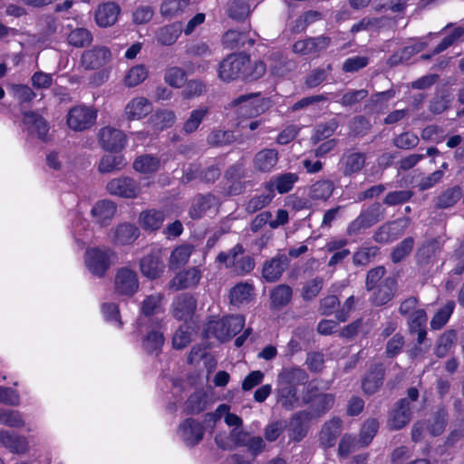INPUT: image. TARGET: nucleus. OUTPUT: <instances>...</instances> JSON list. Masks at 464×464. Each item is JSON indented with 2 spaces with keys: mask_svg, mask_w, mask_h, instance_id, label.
I'll return each mask as SVG.
<instances>
[{
  "mask_svg": "<svg viewBox=\"0 0 464 464\" xmlns=\"http://www.w3.org/2000/svg\"><path fill=\"white\" fill-rule=\"evenodd\" d=\"M308 375L299 367H285L277 375L275 396L276 404L287 411H292L300 405L297 387L304 384Z\"/></svg>",
  "mask_w": 464,
  "mask_h": 464,
  "instance_id": "f257e3e1",
  "label": "nucleus"
},
{
  "mask_svg": "<svg viewBox=\"0 0 464 464\" xmlns=\"http://www.w3.org/2000/svg\"><path fill=\"white\" fill-rule=\"evenodd\" d=\"M245 322L243 315H230L209 321L204 329V336L207 339L214 337L220 342L228 341L243 329Z\"/></svg>",
  "mask_w": 464,
  "mask_h": 464,
  "instance_id": "f03ea898",
  "label": "nucleus"
},
{
  "mask_svg": "<svg viewBox=\"0 0 464 464\" xmlns=\"http://www.w3.org/2000/svg\"><path fill=\"white\" fill-rule=\"evenodd\" d=\"M116 259L115 252L109 247H91L84 254L87 269L98 277L104 276Z\"/></svg>",
  "mask_w": 464,
  "mask_h": 464,
  "instance_id": "7ed1b4c3",
  "label": "nucleus"
},
{
  "mask_svg": "<svg viewBox=\"0 0 464 464\" xmlns=\"http://www.w3.org/2000/svg\"><path fill=\"white\" fill-rule=\"evenodd\" d=\"M250 64L249 56L242 53L231 54L222 61L218 68V76L224 82L245 79L246 67Z\"/></svg>",
  "mask_w": 464,
  "mask_h": 464,
  "instance_id": "20e7f679",
  "label": "nucleus"
},
{
  "mask_svg": "<svg viewBox=\"0 0 464 464\" xmlns=\"http://www.w3.org/2000/svg\"><path fill=\"white\" fill-rule=\"evenodd\" d=\"M243 254V246L237 244L228 253H220L217 259L227 267H233L236 273L244 275L254 269L255 263L251 256Z\"/></svg>",
  "mask_w": 464,
  "mask_h": 464,
  "instance_id": "39448f33",
  "label": "nucleus"
},
{
  "mask_svg": "<svg viewBox=\"0 0 464 464\" xmlns=\"http://www.w3.org/2000/svg\"><path fill=\"white\" fill-rule=\"evenodd\" d=\"M96 119L97 111L94 108L77 105L69 110L66 123L74 131H83L92 127Z\"/></svg>",
  "mask_w": 464,
  "mask_h": 464,
  "instance_id": "423d86ee",
  "label": "nucleus"
},
{
  "mask_svg": "<svg viewBox=\"0 0 464 464\" xmlns=\"http://www.w3.org/2000/svg\"><path fill=\"white\" fill-rule=\"evenodd\" d=\"M106 190L112 196L123 198H136L141 193V187L134 179L120 176L108 181Z\"/></svg>",
  "mask_w": 464,
  "mask_h": 464,
  "instance_id": "0eeeda50",
  "label": "nucleus"
},
{
  "mask_svg": "<svg viewBox=\"0 0 464 464\" xmlns=\"http://www.w3.org/2000/svg\"><path fill=\"white\" fill-rule=\"evenodd\" d=\"M114 292L121 296L130 297L139 289V278L137 273L127 266L117 269L114 277Z\"/></svg>",
  "mask_w": 464,
  "mask_h": 464,
  "instance_id": "6e6552de",
  "label": "nucleus"
},
{
  "mask_svg": "<svg viewBox=\"0 0 464 464\" xmlns=\"http://www.w3.org/2000/svg\"><path fill=\"white\" fill-rule=\"evenodd\" d=\"M99 142L103 150L117 153L126 146L127 136L119 129L106 126L99 131Z\"/></svg>",
  "mask_w": 464,
  "mask_h": 464,
  "instance_id": "1a4fd4ad",
  "label": "nucleus"
},
{
  "mask_svg": "<svg viewBox=\"0 0 464 464\" xmlns=\"http://www.w3.org/2000/svg\"><path fill=\"white\" fill-rule=\"evenodd\" d=\"M237 112L244 117H255L265 111L264 101L258 94L241 95L232 102Z\"/></svg>",
  "mask_w": 464,
  "mask_h": 464,
  "instance_id": "9d476101",
  "label": "nucleus"
},
{
  "mask_svg": "<svg viewBox=\"0 0 464 464\" xmlns=\"http://www.w3.org/2000/svg\"><path fill=\"white\" fill-rule=\"evenodd\" d=\"M111 53L105 46H95L82 54V65L87 70H97L110 63Z\"/></svg>",
  "mask_w": 464,
  "mask_h": 464,
  "instance_id": "9b49d317",
  "label": "nucleus"
},
{
  "mask_svg": "<svg viewBox=\"0 0 464 464\" xmlns=\"http://www.w3.org/2000/svg\"><path fill=\"white\" fill-rule=\"evenodd\" d=\"M140 268L142 275L150 279L160 277L165 268L161 251L155 249L151 253L144 256L140 262Z\"/></svg>",
  "mask_w": 464,
  "mask_h": 464,
  "instance_id": "f8f14e48",
  "label": "nucleus"
},
{
  "mask_svg": "<svg viewBox=\"0 0 464 464\" xmlns=\"http://www.w3.org/2000/svg\"><path fill=\"white\" fill-rule=\"evenodd\" d=\"M153 111V105L145 97L138 96L132 98L125 106L123 116L128 121H140L144 119Z\"/></svg>",
  "mask_w": 464,
  "mask_h": 464,
  "instance_id": "ddd939ff",
  "label": "nucleus"
},
{
  "mask_svg": "<svg viewBox=\"0 0 464 464\" xmlns=\"http://www.w3.org/2000/svg\"><path fill=\"white\" fill-rule=\"evenodd\" d=\"M288 265L287 256L279 254L264 263L262 276L267 282H275L281 277Z\"/></svg>",
  "mask_w": 464,
  "mask_h": 464,
  "instance_id": "4468645a",
  "label": "nucleus"
},
{
  "mask_svg": "<svg viewBox=\"0 0 464 464\" xmlns=\"http://www.w3.org/2000/svg\"><path fill=\"white\" fill-rule=\"evenodd\" d=\"M23 123L30 135L46 140L49 126L42 116L33 111H26L24 114Z\"/></svg>",
  "mask_w": 464,
  "mask_h": 464,
  "instance_id": "2eb2a0df",
  "label": "nucleus"
},
{
  "mask_svg": "<svg viewBox=\"0 0 464 464\" xmlns=\"http://www.w3.org/2000/svg\"><path fill=\"white\" fill-rule=\"evenodd\" d=\"M179 434L187 445L194 446L202 440L204 428L198 421L188 419L180 424Z\"/></svg>",
  "mask_w": 464,
  "mask_h": 464,
  "instance_id": "dca6fc26",
  "label": "nucleus"
},
{
  "mask_svg": "<svg viewBox=\"0 0 464 464\" xmlns=\"http://www.w3.org/2000/svg\"><path fill=\"white\" fill-rule=\"evenodd\" d=\"M201 278V271L198 267H191L178 273L169 282V288L180 290L196 286Z\"/></svg>",
  "mask_w": 464,
  "mask_h": 464,
  "instance_id": "f3484780",
  "label": "nucleus"
},
{
  "mask_svg": "<svg viewBox=\"0 0 464 464\" xmlns=\"http://www.w3.org/2000/svg\"><path fill=\"white\" fill-rule=\"evenodd\" d=\"M195 309V299L187 294L179 295L172 304V314L178 320H188L191 318Z\"/></svg>",
  "mask_w": 464,
  "mask_h": 464,
  "instance_id": "a211bd4d",
  "label": "nucleus"
},
{
  "mask_svg": "<svg viewBox=\"0 0 464 464\" xmlns=\"http://www.w3.org/2000/svg\"><path fill=\"white\" fill-rule=\"evenodd\" d=\"M182 24L176 22L159 27L155 32V40L161 46L174 44L182 33Z\"/></svg>",
  "mask_w": 464,
  "mask_h": 464,
  "instance_id": "6ab92c4d",
  "label": "nucleus"
},
{
  "mask_svg": "<svg viewBox=\"0 0 464 464\" xmlns=\"http://www.w3.org/2000/svg\"><path fill=\"white\" fill-rule=\"evenodd\" d=\"M366 156L357 151H348L341 159V169L345 176L360 172L365 165Z\"/></svg>",
  "mask_w": 464,
  "mask_h": 464,
  "instance_id": "aec40b11",
  "label": "nucleus"
},
{
  "mask_svg": "<svg viewBox=\"0 0 464 464\" xmlns=\"http://www.w3.org/2000/svg\"><path fill=\"white\" fill-rule=\"evenodd\" d=\"M411 418L410 401L408 399H402L392 411L389 425L393 430H400L409 423Z\"/></svg>",
  "mask_w": 464,
  "mask_h": 464,
  "instance_id": "412c9836",
  "label": "nucleus"
},
{
  "mask_svg": "<svg viewBox=\"0 0 464 464\" xmlns=\"http://www.w3.org/2000/svg\"><path fill=\"white\" fill-rule=\"evenodd\" d=\"M120 7L115 3L101 5L95 13V21L100 27L113 25L119 16Z\"/></svg>",
  "mask_w": 464,
  "mask_h": 464,
  "instance_id": "4be33fe9",
  "label": "nucleus"
},
{
  "mask_svg": "<svg viewBox=\"0 0 464 464\" xmlns=\"http://www.w3.org/2000/svg\"><path fill=\"white\" fill-rule=\"evenodd\" d=\"M278 162V152L274 149H264L255 155L254 168L261 172H270Z\"/></svg>",
  "mask_w": 464,
  "mask_h": 464,
  "instance_id": "5701e85b",
  "label": "nucleus"
},
{
  "mask_svg": "<svg viewBox=\"0 0 464 464\" xmlns=\"http://www.w3.org/2000/svg\"><path fill=\"white\" fill-rule=\"evenodd\" d=\"M217 204L218 200L212 195L198 196L192 201L189 216L193 219L200 218L215 208Z\"/></svg>",
  "mask_w": 464,
  "mask_h": 464,
  "instance_id": "b1692460",
  "label": "nucleus"
},
{
  "mask_svg": "<svg viewBox=\"0 0 464 464\" xmlns=\"http://www.w3.org/2000/svg\"><path fill=\"white\" fill-rule=\"evenodd\" d=\"M165 219L162 211L157 209H146L140 212L138 223L146 231H155L160 228Z\"/></svg>",
  "mask_w": 464,
  "mask_h": 464,
  "instance_id": "393cba45",
  "label": "nucleus"
},
{
  "mask_svg": "<svg viewBox=\"0 0 464 464\" xmlns=\"http://www.w3.org/2000/svg\"><path fill=\"white\" fill-rule=\"evenodd\" d=\"M297 180L298 176L295 173L288 172L280 174L271 179V180L266 184V188L271 192V194H273L274 188L280 194L287 193L293 188Z\"/></svg>",
  "mask_w": 464,
  "mask_h": 464,
  "instance_id": "a878e982",
  "label": "nucleus"
},
{
  "mask_svg": "<svg viewBox=\"0 0 464 464\" xmlns=\"http://www.w3.org/2000/svg\"><path fill=\"white\" fill-rule=\"evenodd\" d=\"M190 0H163L160 14L165 19H172L181 15L188 7Z\"/></svg>",
  "mask_w": 464,
  "mask_h": 464,
  "instance_id": "bb28decb",
  "label": "nucleus"
},
{
  "mask_svg": "<svg viewBox=\"0 0 464 464\" xmlns=\"http://www.w3.org/2000/svg\"><path fill=\"white\" fill-rule=\"evenodd\" d=\"M115 212L116 206L110 200L98 201L92 209V215L94 220L101 225H105L110 221Z\"/></svg>",
  "mask_w": 464,
  "mask_h": 464,
  "instance_id": "cd10ccee",
  "label": "nucleus"
},
{
  "mask_svg": "<svg viewBox=\"0 0 464 464\" xmlns=\"http://www.w3.org/2000/svg\"><path fill=\"white\" fill-rule=\"evenodd\" d=\"M246 439L245 431L241 429H233L229 435L218 434L215 438L217 445L223 450H231L238 447Z\"/></svg>",
  "mask_w": 464,
  "mask_h": 464,
  "instance_id": "c85d7f7f",
  "label": "nucleus"
},
{
  "mask_svg": "<svg viewBox=\"0 0 464 464\" xmlns=\"http://www.w3.org/2000/svg\"><path fill=\"white\" fill-rule=\"evenodd\" d=\"M0 441L12 452L24 453L28 450V442L24 437L17 436L8 431L0 432Z\"/></svg>",
  "mask_w": 464,
  "mask_h": 464,
  "instance_id": "c756f323",
  "label": "nucleus"
},
{
  "mask_svg": "<svg viewBox=\"0 0 464 464\" xmlns=\"http://www.w3.org/2000/svg\"><path fill=\"white\" fill-rule=\"evenodd\" d=\"M254 295V287L248 283H238L229 292L230 303L239 305L248 303Z\"/></svg>",
  "mask_w": 464,
  "mask_h": 464,
  "instance_id": "7c9ffc66",
  "label": "nucleus"
},
{
  "mask_svg": "<svg viewBox=\"0 0 464 464\" xmlns=\"http://www.w3.org/2000/svg\"><path fill=\"white\" fill-rule=\"evenodd\" d=\"M208 114L209 109L207 106H200L191 111L183 124V131L188 134L195 132Z\"/></svg>",
  "mask_w": 464,
  "mask_h": 464,
  "instance_id": "2f4dec72",
  "label": "nucleus"
},
{
  "mask_svg": "<svg viewBox=\"0 0 464 464\" xmlns=\"http://www.w3.org/2000/svg\"><path fill=\"white\" fill-rule=\"evenodd\" d=\"M126 166V160L121 154L104 155L99 163L98 170L101 173H110L121 170Z\"/></svg>",
  "mask_w": 464,
  "mask_h": 464,
  "instance_id": "473e14b6",
  "label": "nucleus"
},
{
  "mask_svg": "<svg viewBox=\"0 0 464 464\" xmlns=\"http://www.w3.org/2000/svg\"><path fill=\"white\" fill-rule=\"evenodd\" d=\"M341 430L342 422L340 419L334 418L331 420L329 422L325 423L321 431V442L326 447L333 446L335 442L336 438L341 433Z\"/></svg>",
  "mask_w": 464,
  "mask_h": 464,
  "instance_id": "72a5a7b5",
  "label": "nucleus"
},
{
  "mask_svg": "<svg viewBox=\"0 0 464 464\" xmlns=\"http://www.w3.org/2000/svg\"><path fill=\"white\" fill-rule=\"evenodd\" d=\"M396 281L393 278H386L374 293L372 302L376 305H382L388 303L395 292Z\"/></svg>",
  "mask_w": 464,
  "mask_h": 464,
  "instance_id": "f704fd0d",
  "label": "nucleus"
},
{
  "mask_svg": "<svg viewBox=\"0 0 464 464\" xmlns=\"http://www.w3.org/2000/svg\"><path fill=\"white\" fill-rule=\"evenodd\" d=\"M193 252V246L188 244H183L177 246L170 255L169 266L176 268L182 266L188 263Z\"/></svg>",
  "mask_w": 464,
  "mask_h": 464,
  "instance_id": "c9c22d12",
  "label": "nucleus"
},
{
  "mask_svg": "<svg viewBox=\"0 0 464 464\" xmlns=\"http://www.w3.org/2000/svg\"><path fill=\"white\" fill-rule=\"evenodd\" d=\"M383 370L382 365H377L362 381V389L366 393L375 392L382 384Z\"/></svg>",
  "mask_w": 464,
  "mask_h": 464,
  "instance_id": "e433bc0d",
  "label": "nucleus"
},
{
  "mask_svg": "<svg viewBox=\"0 0 464 464\" xmlns=\"http://www.w3.org/2000/svg\"><path fill=\"white\" fill-rule=\"evenodd\" d=\"M175 121L176 114L170 110L158 111L150 117L152 126L160 130L171 127Z\"/></svg>",
  "mask_w": 464,
  "mask_h": 464,
  "instance_id": "4c0bfd02",
  "label": "nucleus"
},
{
  "mask_svg": "<svg viewBox=\"0 0 464 464\" xmlns=\"http://www.w3.org/2000/svg\"><path fill=\"white\" fill-rule=\"evenodd\" d=\"M139 237V229L131 224H121L114 232V241L119 244H129Z\"/></svg>",
  "mask_w": 464,
  "mask_h": 464,
  "instance_id": "58836bf2",
  "label": "nucleus"
},
{
  "mask_svg": "<svg viewBox=\"0 0 464 464\" xmlns=\"http://www.w3.org/2000/svg\"><path fill=\"white\" fill-rule=\"evenodd\" d=\"M160 162L158 158L151 155L138 157L133 162V169L140 173H152L160 169Z\"/></svg>",
  "mask_w": 464,
  "mask_h": 464,
  "instance_id": "ea45409f",
  "label": "nucleus"
},
{
  "mask_svg": "<svg viewBox=\"0 0 464 464\" xmlns=\"http://www.w3.org/2000/svg\"><path fill=\"white\" fill-rule=\"evenodd\" d=\"M92 41V33L85 28H75L67 35L68 44L77 48L87 46Z\"/></svg>",
  "mask_w": 464,
  "mask_h": 464,
  "instance_id": "a19ab883",
  "label": "nucleus"
},
{
  "mask_svg": "<svg viewBox=\"0 0 464 464\" xmlns=\"http://www.w3.org/2000/svg\"><path fill=\"white\" fill-rule=\"evenodd\" d=\"M292 298V289L286 285H279L271 292L272 305L276 308L286 305Z\"/></svg>",
  "mask_w": 464,
  "mask_h": 464,
  "instance_id": "79ce46f5",
  "label": "nucleus"
},
{
  "mask_svg": "<svg viewBox=\"0 0 464 464\" xmlns=\"http://www.w3.org/2000/svg\"><path fill=\"white\" fill-rule=\"evenodd\" d=\"M308 414L305 412L296 413L290 420V438L294 440H301L306 434V429L303 422Z\"/></svg>",
  "mask_w": 464,
  "mask_h": 464,
  "instance_id": "37998d69",
  "label": "nucleus"
},
{
  "mask_svg": "<svg viewBox=\"0 0 464 464\" xmlns=\"http://www.w3.org/2000/svg\"><path fill=\"white\" fill-rule=\"evenodd\" d=\"M207 406V396L202 391L195 392L189 396L185 404L188 413L196 414L203 411Z\"/></svg>",
  "mask_w": 464,
  "mask_h": 464,
  "instance_id": "c03bdc74",
  "label": "nucleus"
},
{
  "mask_svg": "<svg viewBox=\"0 0 464 464\" xmlns=\"http://www.w3.org/2000/svg\"><path fill=\"white\" fill-rule=\"evenodd\" d=\"M214 416L217 419L224 418L226 424L234 429H240L243 420L237 415L230 412V407L227 404H220L215 411Z\"/></svg>",
  "mask_w": 464,
  "mask_h": 464,
  "instance_id": "a18cd8bd",
  "label": "nucleus"
},
{
  "mask_svg": "<svg viewBox=\"0 0 464 464\" xmlns=\"http://www.w3.org/2000/svg\"><path fill=\"white\" fill-rule=\"evenodd\" d=\"M148 77V71L144 65L131 67L124 77V83L128 87H134L141 83Z\"/></svg>",
  "mask_w": 464,
  "mask_h": 464,
  "instance_id": "49530a36",
  "label": "nucleus"
},
{
  "mask_svg": "<svg viewBox=\"0 0 464 464\" xmlns=\"http://www.w3.org/2000/svg\"><path fill=\"white\" fill-rule=\"evenodd\" d=\"M163 295L161 294H153L145 297L140 304V312L144 315L157 314L161 309Z\"/></svg>",
  "mask_w": 464,
  "mask_h": 464,
  "instance_id": "de8ad7c7",
  "label": "nucleus"
},
{
  "mask_svg": "<svg viewBox=\"0 0 464 464\" xmlns=\"http://www.w3.org/2000/svg\"><path fill=\"white\" fill-rule=\"evenodd\" d=\"M164 343L162 333L159 331L150 332L143 339L142 345L148 353H158Z\"/></svg>",
  "mask_w": 464,
  "mask_h": 464,
  "instance_id": "09e8293b",
  "label": "nucleus"
},
{
  "mask_svg": "<svg viewBox=\"0 0 464 464\" xmlns=\"http://www.w3.org/2000/svg\"><path fill=\"white\" fill-rule=\"evenodd\" d=\"M455 307L453 301H449L432 318L430 326L438 330L443 327L449 321Z\"/></svg>",
  "mask_w": 464,
  "mask_h": 464,
  "instance_id": "8fccbe9b",
  "label": "nucleus"
},
{
  "mask_svg": "<svg viewBox=\"0 0 464 464\" xmlns=\"http://www.w3.org/2000/svg\"><path fill=\"white\" fill-rule=\"evenodd\" d=\"M0 423L14 428H20L24 425V420L17 411L0 409Z\"/></svg>",
  "mask_w": 464,
  "mask_h": 464,
  "instance_id": "3c124183",
  "label": "nucleus"
},
{
  "mask_svg": "<svg viewBox=\"0 0 464 464\" xmlns=\"http://www.w3.org/2000/svg\"><path fill=\"white\" fill-rule=\"evenodd\" d=\"M338 127L335 120H332L326 123H322L316 126L314 133L312 137L314 142H319L324 139L331 137Z\"/></svg>",
  "mask_w": 464,
  "mask_h": 464,
  "instance_id": "603ef678",
  "label": "nucleus"
},
{
  "mask_svg": "<svg viewBox=\"0 0 464 464\" xmlns=\"http://www.w3.org/2000/svg\"><path fill=\"white\" fill-rule=\"evenodd\" d=\"M333 193V184L327 180L315 182L310 188V194L315 199H327Z\"/></svg>",
  "mask_w": 464,
  "mask_h": 464,
  "instance_id": "864d4df0",
  "label": "nucleus"
},
{
  "mask_svg": "<svg viewBox=\"0 0 464 464\" xmlns=\"http://www.w3.org/2000/svg\"><path fill=\"white\" fill-rule=\"evenodd\" d=\"M192 340V330L187 324L181 325L175 333L172 340L174 348L182 349Z\"/></svg>",
  "mask_w": 464,
  "mask_h": 464,
  "instance_id": "5fc2aeb1",
  "label": "nucleus"
},
{
  "mask_svg": "<svg viewBox=\"0 0 464 464\" xmlns=\"http://www.w3.org/2000/svg\"><path fill=\"white\" fill-rule=\"evenodd\" d=\"M164 79L169 85L180 88L185 82L186 73L179 67H170L166 71Z\"/></svg>",
  "mask_w": 464,
  "mask_h": 464,
  "instance_id": "6e6d98bb",
  "label": "nucleus"
},
{
  "mask_svg": "<svg viewBox=\"0 0 464 464\" xmlns=\"http://www.w3.org/2000/svg\"><path fill=\"white\" fill-rule=\"evenodd\" d=\"M378 428L379 423L375 419H370L364 422L361 430V439L359 441L362 446H367L371 442L377 432Z\"/></svg>",
  "mask_w": 464,
  "mask_h": 464,
  "instance_id": "4d7b16f0",
  "label": "nucleus"
},
{
  "mask_svg": "<svg viewBox=\"0 0 464 464\" xmlns=\"http://www.w3.org/2000/svg\"><path fill=\"white\" fill-rule=\"evenodd\" d=\"M250 13L247 0H233L229 6V15L237 20L246 17Z\"/></svg>",
  "mask_w": 464,
  "mask_h": 464,
  "instance_id": "13d9d810",
  "label": "nucleus"
},
{
  "mask_svg": "<svg viewBox=\"0 0 464 464\" xmlns=\"http://www.w3.org/2000/svg\"><path fill=\"white\" fill-rule=\"evenodd\" d=\"M464 34V28L458 26L454 27L452 31L446 35L440 44L435 48L434 54L440 53L452 45L455 42L459 40Z\"/></svg>",
  "mask_w": 464,
  "mask_h": 464,
  "instance_id": "bf43d9fd",
  "label": "nucleus"
},
{
  "mask_svg": "<svg viewBox=\"0 0 464 464\" xmlns=\"http://www.w3.org/2000/svg\"><path fill=\"white\" fill-rule=\"evenodd\" d=\"M455 340L456 333L454 331L444 333L438 341L436 354L439 357L445 356L449 350L452 347Z\"/></svg>",
  "mask_w": 464,
  "mask_h": 464,
  "instance_id": "052dcab7",
  "label": "nucleus"
},
{
  "mask_svg": "<svg viewBox=\"0 0 464 464\" xmlns=\"http://www.w3.org/2000/svg\"><path fill=\"white\" fill-rule=\"evenodd\" d=\"M414 241L411 237L405 238L392 251V259L394 263L401 261L406 257L412 250Z\"/></svg>",
  "mask_w": 464,
  "mask_h": 464,
  "instance_id": "680f3d73",
  "label": "nucleus"
},
{
  "mask_svg": "<svg viewBox=\"0 0 464 464\" xmlns=\"http://www.w3.org/2000/svg\"><path fill=\"white\" fill-rule=\"evenodd\" d=\"M444 130L442 128L436 125H430L424 128L421 131V138L424 140L432 142H441L444 140Z\"/></svg>",
  "mask_w": 464,
  "mask_h": 464,
  "instance_id": "e2e57ef3",
  "label": "nucleus"
},
{
  "mask_svg": "<svg viewBox=\"0 0 464 464\" xmlns=\"http://www.w3.org/2000/svg\"><path fill=\"white\" fill-rule=\"evenodd\" d=\"M273 198L271 192L267 195H259L252 198L246 204V210L249 213H255L257 210L267 206Z\"/></svg>",
  "mask_w": 464,
  "mask_h": 464,
  "instance_id": "0e129e2a",
  "label": "nucleus"
},
{
  "mask_svg": "<svg viewBox=\"0 0 464 464\" xmlns=\"http://www.w3.org/2000/svg\"><path fill=\"white\" fill-rule=\"evenodd\" d=\"M419 138L411 132H405L394 140V144L400 149L409 150L418 145Z\"/></svg>",
  "mask_w": 464,
  "mask_h": 464,
  "instance_id": "69168bd1",
  "label": "nucleus"
},
{
  "mask_svg": "<svg viewBox=\"0 0 464 464\" xmlns=\"http://www.w3.org/2000/svg\"><path fill=\"white\" fill-rule=\"evenodd\" d=\"M266 64L262 61L251 62L250 64L246 67L245 79L256 80L262 77L266 72Z\"/></svg>",
  "mask_w": 464,
  "mask_h": 464,
  "instance_id": "338daca9",
  "label": "nucleus"
},
{
  "mask_svg": "<svg viewBox=\"0 0 464 464\" xmlns=\"http://www.w3.org/2000/svg\"><path fill=\"white\" fill-rule=\"evenodd\" d=\"M243 34L236 30L227 31L222 38L223 44L228 49H234L243 44Z\"/></svg>",
  "mask_w": 464,
  "mask_h": 464,
  "instance_id": "774afa93",
  "label": "nucleus"
}]
</instances>
